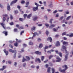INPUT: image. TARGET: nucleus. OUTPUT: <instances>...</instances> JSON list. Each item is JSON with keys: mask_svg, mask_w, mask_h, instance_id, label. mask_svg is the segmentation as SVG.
Instances as JSON below:
<instances>
[{"mask_svg": "<svg viewBox=\"0 0 73 73\" xmlns=\"http://www.w3.org/2000/svg\"><path fill=\"white\" fill-rule=\"evenodd\" d=\"M62 48L63 49H65V50L66 55L65 56L64 61H66V60H68V54H69V53L67 52V50H66V47L65 46H63Z\"/></svg>", "mask_w": 73, "mask_h": 73, "instance_id": "obj_1", "label": "nucleus"}, {"mask_svg": "<svg viewBox=\"0 0 73 73\" xmlns=\"http://www.w3.org/2000/svg\"><path fill=\"white\" fill-rule=\"evenodd\" d=\"M9 52H12V53H15L14 56H13V58H16V53H17V52L16 51V50H13L12 49H9Z\"/></svg>", "mask_w": 73, "mask_h": 73, "instance_id": "obj_2", "label": "nucleus"}, {"mask_svg": "<svg viewBox=\"0 0 73 73\" xmlns=\"http://www.w3.org/2000/svg\"><path fill=\"white\" fill-rule=\"evenodd\" d=\"M62 68H65V69H64L61 70V72H65V70H66L67 69H68V66H67V65H65L64 66H62Z\"/></svg>", "mask_w": 73, "mask_h": 73, "instance_id": "obj_3", "label": "nucleus"}, {"mask_svg": "<svg viewBox=\"0 0 73 73\" xmlns=\"http://www.w3.org/2000/svg\"><path fill=\"white\" fill-rule=\"evenodd\" d=\"M56 58L57 60H56V62H60L61 61V59L60 58V57L58 56L56 57Z\"/></svg>", "mask_w": 73, "mask_h": 73, "instance_id": "obj_4", "label": "nucleus"}, {"mask_svg": "<svg viewBox=\"0 0 73 73\" xmlns=\"http://www.w3.org/2000/svg\"><path fill=\"white\" fill-rule=\"evenodd\" d=\"M55 52L57 54H59V55L60 56V57H62V53H61V52H58V51L57 50H55Z\"/></svg>", "mask_w": 73, "mask_h": 73, "instance_id": "obj_5", "label": "nucleus"}, {"mask_svg": "<svg viewBox=\"0 0 73 73\" xmlns=\"http://www.w3.org/2000/svg\"><path fill=\"white\" fill-rule=\"evenodd\" d=\"M2 33H3V34H5V36H7L8 35V32L7 31H3Z\"/></svg>", "mask_w": 73, "mask_h": 73, "instance_id": "obj_6", "label": "nucleus"}, {"mask_svg": "<svg viewBox=\"0 0 73 73\" xmlns=\"http://www.w3.org/2000/svg\"><path fill=\"white\" fill-rule=\"evenodd\" d=\"M36 35H37V36H38V34L37 33V32H35L33 34V36L32 37V39H33V37H35V36Z\"/></svg>", "mask_w": 73, "mask_h": 73, "instance_id": "obj_7", "label": "nucleus"}, {"mask_svg": "<svg viewBox=\"0 0 73 73\" xmlns=\"http://www.w3.org/2000/svg\"><path fill=\"white\" fill-rule=\"evenodd\" d=\"M47 41H49L50 42H52V38L50 37H48L47 38Z\"/></svg>", "mask_w": 73, "mask_h": 73, "instance_id": "obj_8", "label": "nucleus"}, {"mask_svg": "<svg viewBox=\"0 0 73 73\" xmlns=\"http://www.w3.org/2000/svg\"><path fill=\"white\" fill-rule=\"evenodd\" d=\"M35 53L36 54H39V55H41V52H39L38 51H36L35 52Z\"/></svg>", "mask_w": 73, "mask_h": 73, "instance_id": "obj_9", "label": "nucleus"}, {"mask_svg": "<svg viewBox=\"0 0 73 73\" xmlns=\"http://www.w3.org/2000/svg\"><path fill=\"white\" fill-rule=\"evenodd\" d=\"M2 26V27H3V28H4V29H6V27H4V25H5V24H4L3 23H1L0 24Z\"/></svg>", "mask_w": 73, "mask_h": 73, "instance_id": "obj_10", "label": "nucleus"}, {"mask_svg": "<svg viewBox=\"0 0 73 73\" xmlns=\"http://www.w3.org/2000/svg\"><path fill=\"white\" fill-rule=\"evenodd\" d=\"M17 1V0H14V1H13L11 3L10 5H12L13 4H14L15 3H16V2Z\"/></svg>", "mask_w": 73, "mask_h": 73, "instance_id": "obj_11", "label": "nucleus"}, {"mask_svg": "<svg viewBox=\"0 0 73 73\" xmlns=\"http://www.w3.org/2000/svg\"><path fill=\"white\" fill-rule=\"evenodd\" d=\"M60 45V43L59 42V41H57L56 42V46H59Z\"/></svg>", "mask_w": 73, "mask_h": 73, "instance_id": "obj_12", "label": "nucleus"}, {"mask_svg": "<svg viewBox=\"0 0 73 73\" xmlns=\"http://www.w3.org/2000/svg\"><path fill=\"white\" fill-rule=\"evenodd\" d=\"M38 9V6H36V7H34L33 8V11H36V10H37Z\"/></svg>", "mask_w": 73, "mask_h": 73, "instance_id": "obj_13", "label": "nucleus"}, {"mask_svg": "<svg viewBox=\"0 0 73 73\" xmlns=\"http://www.w3.org/2000/svg\"><path fill=\"white\" fill-rule=\"evenodd\" d=\"M66 36H69L70 37H73V33H71L70 35L67 34L66 35Z\"/></svg>", "mask_w": 73, "mask_h": 73, "instance_id": "obj_14", "label": "nucleus"}, {"mask_svg": "<svg viewBox=\"0 0 73 73\" xmlns=\"http://www.w3.org/2000/svg\"><path fill=\"white\" fill-rule=\"evenodd\" d=\"M68 44V42H66L65 41H64L63 42V45H65L66 46H67Z\"/></svg>", "mask_w": 73, "mask_h": 73, "instance_id": "obj_15", "label": "nucleus"}, {"mask_svg": "<svg viewBox=\"0 0 73 73\" xmlns=\"http://www.w3.org/2000/svg\"><path fill=\"white\" fill-rule=\"evenodd\" d=\"M4 53L6 54V56L8 55V51H7V50L5 49H4Z\"/></svg>", "mask_w": 73, "mask_h": 73, "instance_id": "obj_16", "label": "nucleus"}, {"mask_svg": "<svg viewBox=\"0 0 73 73\" xmlns=\"http://www.w3.org/2000/svg\"><path fill=\"white\" fill-rule=\"evenodd\" d=\"M38 61L39 62V63L41 62V60H40V59L38 58H36L35 60V62H37V61Z\"/></svg>", "mask_w": 73, "mask_h": 73, "instance_id": "obj_17", "label": "nucleus"}, {"mask_svg": "<svg viewBox=\"0 0 73 73\" xmlns=\"http://www.w3.org/2000/svg\"><path fill=\"white\" fill-rule=\"evenodd\" d=\"M55 27V25L54 24H51L49 26V28H53Z\"/></svg>", "mask_w": 73, "mask_h": 73, "instance_id": "obj_18", "label": "nucleus"}, {"mask_svg": "<svg viewBox=\"0 0 73 73\" xmlns=\"http://www.w3.org/2000/svg\"><path fill=\"white\" fill-rule=\"evenodd\" d=\"M50 69H51V68L50 67H49L47 69V72L48 73H49V72H50Z\"/></svg>", "mask_w": 73, "mask_h": 73, "instance_id": "obj_19", "label": "nucleus"}, {"mask_svg": "<svg viewBox=\"0 0 73 73\" xmlns=\"http://www.w3.org/2000/svg\"><path fill=\"white\" fill-rule=\"evenodd\" d=\"M45 58V57L44 56H41V60L42 61H44V58Z\"/></svg>", "mask_w": 73, "mask_h": 73, "instance_id": "obj_20", "label": "nucleus"}, {"mask_svg": "<svg viewBox=\"0 0 73 73\" xmlns=\"http://www.w3.org/2000/svg\"><path fill=\"white\" fill-rule=\"evenodd\" d=\"M54 57V55H50L49 57V58L50 60V59H51L52 57Z\"/></svg>", "mask_w": 73, "mask_h": 73, "instance_id": "obj_21", "label": "nucleus"}, {"mask_svg": "<svg viewBox=\"0 0 73 73\" xmlns=\"http://www.w3.org/2000/svg\"><path fill=\"white\" fill-rule=\"evenodd\" d=\"M25 19H23V18H20L19 19V21H22V22L23 21H24V20H25Z\"/></svg>", "mask_w": 73, "mask_h": 73, "instance_id": "obj_22", "label": "nucleus"}, {"mask_svg": "<svg viewBox=\"0 0 73 73\" xmlns=\"http://www.w3.org/2000/svg\"><path fill=\"white\" fill-rule=\"evenodd\" d=\"M71 18V16H70L69 17H67V18L66 19V20H69V19Z\"/></svg>", "mask_w": 73, "mask_h": 73, "instance_id": "obj_23", "label": "nucleus"}, {"mask_svg": "<svg viewBox=\"0 0 73 73\" xmlns=\"http://www.w3.org/2000/svg\"><path fill=\"white\" fill-rule=\"evenodd\" d=\"M38 19V17H35L33 19L34 21H36L37 19Z\"/></svg>", "mask_w": 73, "mask_h": 73, "instance_id": "obj_24", "label": "nucleus"}, {"mask_svg": "<svg viewBox=\"0 0 73 73\" xmlns=\"http://www.w3.org/2000/svg\"><path fill=\"white\" fill-rule=\"evenodd\" d=\"M42 46H43L42 44V43H41L40 44L39 46V48H41L42 47Z\"/></svg>", "mask_w": 73, "mask_h": 73, "instance_id": "obj_25", "label": "nucleus"}, {"mask_svg": "<svg viewBox=\"0 0 73 73\" xmlns=\"http://www.w3.org/2000/svg\"><path fill=\"white\" fill-rule=\"evenodd\" d=\"M32 16V14H30L28 15V16H27V18L28 19H29V18H30Z\"/></svg>", "mask_w": 73, "mask_h": 73, "instance_id": "obj_26", "label": "nucleus"}, {"mask_svg": "<svg viewBox=\"0 0 73 73\" xmlns=\"http://www.w3.org/2000/svg\"><path fill=\"white\" fill-rule=\"evenodd\" d=\"M29 2H27L26 4V6H25V7H28V5H29Z\"/></svg>", "mask_w": 73, "mask_h": 73, "instance_id": "obj_27", "label": "nucleus"}, {"mask_svg": "<svg viewBox=\"0 0 73 73\" xmlns=\"http://www.w3.org/2000/svg\"><path fill=\"white\" fill-rule=\"evenodd\" d=\"M7 9L8 11H10L11 9L10 8V6H8L7 7Z\"/></svg>", "mask_w": 73, "mask_h": 73, "instance_id": "obj_28", "label": "nucleus"}, {"mask_svg": "<svg viewBox=\"0 0 73 73\" xmlns=\"http://www.w3.org/2000/svg\"><path fill=\"white\" fill-rule=\"evenodd\" d=\"M25 61H27V59H25L24 57H23V59H22V62H25Z\"/></svg>", "mask_w": 73, "mask_h": 73, "instance_id": "obj_29", "label": "nucleus"}, {"mask_svg": "<svg viewBox=\"0 0 73 73\" xmlns=\"http://www.w3.org/2000/svg\"><path fill=\"white\" fill-rule=\"evenodd\" d=\"M45 25L47 28H48V27H49V25L47 23L45 24Z\"/></svg>", "mask_w": 73, "mask_h": 73, "instance_id": "obj_30", "label": "nucleus"}, {"mask_svg": "<svg viewBox=\"0 0 73 73\" xmlns=\"http://www.w3.org/2000/svg\"><path fill=\"white\" fill-rule=\"evenodd\" d=\"M27 16V14H24L23 15V17L24 18V19H25V18Z\"/></svg>", "mask_w": 73, "mask_h": 73, "instance_id": "obj_31", "label": "nucleus"}, {"mask_svg": "<svg viewBox=\"0 0 73 73\" xmlns=\"http://www.w3.org/2000/svg\"><path fill=\"white\" fill-rule=\"evenodd\" d=\"M49 31H48L46 30V33L47 36H48V34H49Z\"/></svg>", "mask_w": 73, "mask_h": 73, "instance_id": "obj_32", "label": "nucleus"}, {"mask_svg": "<svg viewBox=\"0 0 73 73\" xmlns=\"http://www.w3.org/2000/svg\"><path fill=\"white\" fill-rule=\"evenodd\" d=\"M35 5H36V6H37V7H38L39 6H41V5H39L38 4H37V3L36 2L35 3Z\"/></svg>", "mask_w": 73, "mask_h": 73, "instance_id": "obj_33", "label": "nucleus"}, {"mask_svg": "<svg viewBox=\"0 0 73 73\" xmlns=\"http://www.w3.org/2000/svg\"><path fill=\"white\" fill-rule=\"evenodd\" d=\"M29 44L30 45H33V43L32 42L30 41L29 42Z\"/></svg>", "mask_w": 73, "mask_h": 73, "instance_id": "obj_34", "label": "nucleus"}, {"mask_svg": "<svg viewBox=\"0 0 73 73\" xmlns=\"http://www.w3.org/2000/svg\"><path fill=\"white\" fill-rule=\"evenodd\" d=\"M9 46L12 49H13V46H12V45L11 44H9Z\"/></svg>", "mask_w": 73, "mask_h": 73, "instance_id": "obj_35", "label": "nucleus"}, {"mask_svg": "<svg viewBox=\"0 0 73 73\" xmlns=\"http://www.w3.org/2000/svg\"><path fill=\"white\" fill-rule=\"evenodd\" d=\"M53 20V19H51L50 20V21H49L50 23V24H52V21Z\"/></svg>", "mask_w": 73, "mask_h": 73, "instance_id": "obj_36", "label": "nucleus"}, {"mask_svg": "<svg viewBox=\"0 0 73 73\" xmlns=\"http://www.w3.org/2000/svg\"><path fill=\"white\" fill-rule=\"evenodd\" d=\"M21 3L22 4H24L25 3V1L23 0L22 1Z\"/></svg>", "mask_w": 73, "mask_h": 73, "instance_id": "obj_37", "label": "nucleus"}, {"mask_svg": "<svg viewBox=\"0 0 73 73\" xmlns=\"http://www.w3.org/2000/svg\"><path fill=\"white\" fill-rule=\"evenodd\" d=\"M10 19L11 20H13V16L12 15H10Z\"/></svg>", "mask_w": 73, "mask_h": 73, "instance_id": "obj_38", "label": "nucleus"}, {"mask_svg": "<svg viewBox=\"0 0 73 73\" xmlns=\"http://www.w3.org/2000/svg\"><path fill=\"white\" fill-rule=\"evenodd\" d=\"M26 58H27V60H30V58H29V56H26Z\"/></svg>", "mask_w": 73, "mask_h": 73, "instance_id": "obj_39", "label": "nucleus"}, {"mask_svg": "<svg viewBox=\"0 0 73 73\" xmlns=\"http://www.w3.org/2000/svg\"><path fill=\"white\" fill-rule=\"evenodd\" d=\"M66 32H64L62 34V36H64V35H66Z\"/></svg>", "mask_w": 73, "mask_h": 73, "instance_id": "obj_40", "label": "nucleus"}, {"mask_svg": "<svg viewBox=\"0 0 73 73\" xmlns=\"http://www.w3.org/2000/svg\"><path fill=\"white\" fill-rule=\"evenodd\" d=\"M52 6V3H51L48 5V7H49V8H51Z\"/></svg>", "mask_w": 73, "mask_h": 73, "instance_id": "obj_41", "label": "nucleus"}, {"mask_svg": "<svg viewBox=\"0 0 73 73\" xmlns=\"http://www.w3.org/2000/svg\"><path fill=\"white\" fill-rule=\"evenodd\" d=\"M3 16V17H8V15L7 14H4Z\"/></svg>", "mask_w": 73, "mask_h": 73, "instance_id": "obj_42", "label": "nucleus"}, {"mask_svg": "<svg viewBox=\"0 0 73 73\" xmlns=\"http://www.w3.org/2000/svg\"><path fill=\"white\" fill-rule=\"evenodd\" d=\"M14 13H15V14L18 13V11L17 10L14 11Z\"/></svg>", "mask_w": 73, "mask_h": 73, "instance_id": "obj_43", "label": "nucleus"}, {"mask_svg": "<svg viewBox=\"0 0 73 73\" xmlns=\"http://www.w3.org/2000/svg\"><path fill=\"white\" fill-rule=\"evenodd\" d=\"M18 28L19 29H24V28H23V26H21V27H19Z\"/></svg>", "mask_w": 73, "mask_h": 73, "instance_id": "obj_44", "label": "nucleus"}, {"mask_svg": "<svg viewBox=\"0 0 73 73\" xmlns=\"http://www.w3.org/2000/svg\"><path fill=\"white\" fill-rule=\"evenodd\" d=\"M59 16V14L58 13H57L56 14L55 17H58Z\"/></svg>", "mask_w": 73, "mask_h": 73, "instance_id": "obj_45", "label": "nucleus"}, {"mask_svg": "<svg viewBox=\"0 0 73 73\" xmlns=\"http://www.w3.org/2000/svg\"><path fill=\"white\" fill-rule=\"evenodd\" d=\"M17 42H15L14 44V45L15 46H17Z\"/></svg>", "mask_w": 73, "mask_h": 73, "instance_id": "obj_46", "label": "nucleus"}, {"mask_svg": "<svg viewBox=\"0 0 73 73\" xmlns=\"http://www.w3.org/2000/svg\"><path fill=\"white\" fill-rule=\"evenodd\" d=\"M6 20V18L5 17L3 18V21H5Z\"/></svg>", "mask_w": 73, "mask_h": 73, "instance_id": "obj_47", "label": "nucleus"}, {"mask_svg": "<svg viewBox=\"0 0 73 73\" xmlns=\"http://www.w3.org/2000/svg\"><path fill=\"white\" fill-rule=\"evenodd\" d=\"M10 25H13V22H11L9 23Z\"/></svg>", "mask_w": 73, "mask_h": 73, "instance_id": "obj_48", "label": "nucleus"}, {"mask_svg": "<svg viewBox=\"0 0 73 73\" xmlns=\"http://www.w3.org/2000/svg\"><path fill=\"white\" fill-rule=\"evenodd\" d=\"M24 33V31H21L20 33V35H23V33Z\"/></svg>", "mask_w": 73, "mask_h": 73, "instance_id": "obj_49", "label": "nucleus"}, {"mask_svg": "<svg viewBox=\"0 0 73 73\" xmlns=\"http://www.w3.org/2000/svg\"><path fill=\"white\" fill-rule=\"evenodd\" d=\"M14 66H16V65H17V62H14Z\"/></svg>", "mask_w": 73, "mask_h": 73, "instance_id": "obj_50", "label": "nucleus"}, {"mask_svg": "<svg viewBox=\"0 0 73 73\" xmlns=\"http://www.w3.org/2000/svg\"><path fill=\"white\" fill-rule=\"evenodd\" d=\"M52 72H53L54 73V72H55V70L54 69V68H52Z\"/></svg>", "mask_w": 73, "mask_h": 73, "instance_id": "obj_51", "label": "nucleus"}, {"mask_svg": "<svg viewBox=\"0 0 73 73\" xmlns=\"http://www.w3.org/2000/svg\"><path fill=\"white\" fill-rule=\"evenodd\" d=\"M53 31L54 32H56L57 31V30H56V29L54 28L53 29Z\"/></svg>", "mask_w": 73, "mask_h": 73, "instance_id": "obj_52", "label": "nucleus"}, {"mask_svg": "<svg viewBox=\"0 0 73 73\" xmlns=\"http://www.w3.org/2000/svg\"><path fill=\"white\" fill-rule=\"evenodd\" d=\"M46 68H48V66H49V65L48 64H46L45 65Z\"/></svg>", "mask_w": 73, "mask_h": 73, "instance_id": "obj_53", "label": "nucleus"}, {"mask_svg": "<svg viewBox=\"0 0 73 73\" xmlns=\"http://www.w3.org/2000/svg\"><path fill=\"white\" fill-rule=\"evenodd\" d=\"M36 29V27H34L33 28L31 29V31H33V30H35Z\"/></svg>", "mask_w": 73, "mask_h": 73, "instance_id": "obj_54", "label": "nucleus"}, {"mask_svg": "<svg viewBox=\"0 0 73 73\" xmlns=\"http://www.w3.org/2000/svg\"><path fill=\"white\" fill-rule=\"evenodd\" d=\"M48 46H46L44 48V49H48Z\"/></svg>", "mask_w": 73, "mask_h": 73, "instance_id": "obj_55", "label": "nucleus"}, {"mask_svg": "<svg viewBox=\"0 0 73 73\" xmlns=\"http://www.w3.org/2000/svg\"><path fill=\"white\" fill-rule=\"evenodd\" d=\"M14 32H17V29H14Z\"/></svg>", "mask_w": 73, "mask_h": 73, "instance_id": "obj_56", "label": "nucleus"}, {"mask_svg": "<svg viewBox=\"0 0 73 73\" xmlns=\"http://www.w3.org/2000/svg\"><path fill=\"white\" fill-rule=\"evenodd\" d=\"M65 13H66V15H68L69 14V11H66V12H65Z\"/></svg>", "mask_w": 73, "mask_h": 73, "instance_id": "obj_57", "label": "nucleus"}, {"mask_svg": "<svg viewBox=\"0 0 73 73\" xmlns=\"http://www.w3.org/2000/svg\"><path fill=\"white\" fill-rule=\"evenodd\" d=\"M38 41H41V39L40 38H38L37 39Z\"/></svg>", "mask_w": 73, "mask_h": 73, "instance_id": "obj_58", "label": "nucleus"}, {"mask_svg": "<svg viewBox=\"0 0 73 73\" xmlns=\"http://www.w3.org/2000/svg\"><path fill=\"white\" fill-rule=\"evenodd\" d=\"M48 59H47L45 61H44V63L47 62L48 61Z\"/></svg>", "mask_w": 73, "mask_h": 73, "instance_id": "obj_59", "label": "nucleus"}, {"mask_svg": "<svg viewBox=\"0 0 73 73\" xmlns=\"http://www.w3.org/2000/svg\"><path fill=\"white\" fill-rule=\"evenodd\" d=\"M21 52H24V48L22 49Z\"/></svg>", "mask_w": 73, "mask_h": 73, "instance_id": "obj_60", "label": "nucleus"}, {"mask_svg": "<svg viewBox=\"0 0 73 73\" xmlns=\"http://www.w3.org/2000/svg\"><path fill=\"white\" fill-rule=\"evenodd\" d=\"M31 67L32 68H35V66L34 65H32L31 66Z\"/></svg>", "mask_w": 73, "mask_h": 73, "instance_id": "obj_61", "label": "nucleus"}, {"mask_svg": "<svg viewBox=\"0 0 73 73\" xmlns=\"http://www.w3.org/2000/svg\"><path fill=\"white\" fill-rule=\"evenodd\" d=\"M23 46H27V45L26 44H23Z\"/></svg>", "mask_w": 73, "mask_h": 73, "instance_id": "obj_62", "label": "nucleus"}, {"mask_svg": "<svg viewBox=\"0 0 73 73\" xmlns=\"http://www.w3.org/2000/svg\"><path fill=\"white\" fill-rule=\"evenodd\" d=\"M3 68L4 69V70L5 69V68H6V66H3Z\"/></svg>", "mask_w": 73, "mask_h": 73, "instance_id": "obj_63", "label": "nucleus"}, {"mask_svg": "<svg viewBox=\"0 0 73 73\" xmlns=\"http://www.w3.org/2000/svg\"><path fill=\"white\" fill-rule=\"evenodd\" d=\"M47 53H51V51H50V50H49L47 51Z\"/></svg>", "mask_w": 73, "mask_h": 73, "instance_id": "obj_64", "label": "nucleus"}]
</instances>
